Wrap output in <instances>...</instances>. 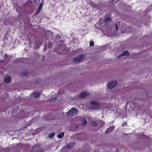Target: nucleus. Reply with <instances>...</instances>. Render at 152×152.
I'll return each instance as SVG.
<instances>
[{
  "mask_svg": "<svg viewBox=\"0 0 152 152\" xmlns=\"http://www.w3.org/2000/svg\"><path fill=\"white\" fill-rule=\"evenodd\" d=\"M85 56V55L83 54L78 55L73 59V61L75 63H79L83 60Z\"/></svg>",
  "mask_w": 152,
  "mask_h": 152,
  "instance_id": "f257e3e1",
  "label": "nucleus"
},
{
  "mask_svg": "<svg viewBox=\"0 0 152 152\" xmlns=\"http://www.w3.org/2000/svg\"><path fill=\"white\" fill-rule=\"evenodd\" d=\"M90 104L94 107L93 109H97L99 108L100 103L98 101L93 100L91 102Z\"/></svg>",
  "mask_w": 152,
  "mask_h": 152,
  "instance_id": "f03ea898",
  "label": "nucleus"
},
{
  "mask_svg": "<svg viewBox=\"0 0 152 152\" xmlns=\"http://www.w3.org/2000/svg\"><path fill=\"white\" fill-rule=\"evenodd\" d=\"M90 94L86 91H83L78 95V97L81 98H84L86 96H89Z\"/></svg>",
  "mask_w": 152,
  "mask_h": 152,
  "instance_id": "7ed1b4c3",
  "label": "nucleus"
},
{
  "mask_svg": "<svg viewBox=\"0 0 152 152\" xmlns=\"http://www.w3.org/2000/svg\"><path fill=\"white\" fill-rule=\"evenodd\" d=\"M117 83V82L116 81L110 82L108 83V86L109 88L112 89L116 86Z\"/></svg>",
  "mask_w": 152,
  "mask_h": 152,
  "instance_id": "20e7f679",
  "label": "nucleus"
},
{
  "mask_svg": "<svg viewBox=\"0 0 152 152\" xmlns=\"http://www.w3.org/2000/svg\"><path fill=\"white\" fill-rule=\"evenodd\" d=\"M42 5H43V3H42V2L40 4L39 6L38 7V8L35 14V15H38L39 13L40 12V11H41V10L42 9Z\"/></svg>",
  "mask_w": 152,
  "mask_h": 152,
  "instance_id": "39448f33",
  "label": "nucleus"
},
{
  "mask_svg": "<svg viewBox=\"0 0 152 152\" xmlns=\"http://www.w3.org/2000/svg\"><path fill=\"white\" fill-rule=\"evenodd\" d=\"M114 128L115 127L113 126L110 127L107 129L105 132L107 134L110 133L113 131L114 129Z\"/></svg>",
  "mask_w": 152,
  "mask_h": 152,
  "instance_id": "423d86ee",
  "label": "nucleus"
},
{
  "mask_svg": "<svg viewBox=\"0 0 152 152\" xmlns=\"http://www.w3.org/2000/svg\"><path fill=\"white\" fill-rule=\"evenodd\" d=\"M75 110V108L74 107L72 108L67 113V116H72L73 114H72V111H73V110Z\"/></svg>",
  "mask_w": 152,
  "mask_h": 152,
  "instance_id": "0eeeda50",
  "label": "nucleus"
},
{
  "mask_svg": "<svg viewBox=\"0 0 152 152\" xmlns=\"http://www.w3.org/2000/svg\"><path fill=\"white\" fill-rule=\"evenodd\" d=\"M81 121L82 122V123L81 124L82 126H85L87 124V121L86 118H82Z\"/></svg>",
  "mask_w": 152,
  "mask_h": 152,
  "instance_id": "6e6552de",
  "label": "nucleus"
},
{
  "mask_svg": "<svg viewBox=\"0 0 152 152\" xmlns=\"http://www.w3.org/2000/svg\"><path fill=\"white\" fill-rule=\"evenodd\" d=\"M122 56H129V52L127 50H125L123 51L121 53Z\"/></svg>",
  "mask_w": 152,
  "mask_h": 152,
  "instance_id": "1a4fd4ad",
  "label": "nucleus"
},
{
  "mask_svg": "<svg viewBox=\"0 0 152 152\" xmlns=\"http://www.w3.org/2000/svg\"><path fill=\"white\" fill-rule=\"evenodd\" d=\"M11 81V79L9 77H7L5 78L4 82L7 83H9Z\"/></svg>",
  "mask_w": 152,
  "mask_h": 152,
  "instance_id": "9d476101",
  "label": "nucleus"
},
{
  "mask_svg": "<svg viewBox=\"0 0 152 152\" xmlns=\"http://www.w3.org/2000/svg\"><path fill=\"white\" fill-rule=\"evenodd\" d=\"M64 132H62L61 133L58 134V137L59 138H62L64 136Z\"/></svg>",
  "mask_w": 152,
  "mask_h": 152,
  "instance_id": "9b49d317",
  "label": "nucleus"
},
{
  "mask_svg": "<svg viewBox=\"0 0 152 152\" xmlns=\"http://www.w3.org/2000/svg\"><path fill=\"white\" fill-rule=\"evenodd\" d=\"M111 19L110 15H108V17L106 18H105L104 21L105 22H107L108 21H111Z\"/></svg>",
  "mask_w": 152,
  "mask_h": 152,
  "instance_id": "f8f14e48",
  "label": "nucleus"
},
{
  "mask_svg": "<svg viewBox=\"0 0 152 152\" xmlns=\"http://www.w3.org/2000/svg\"><path fill=\"white\" fill-rule=\"evenodd\" d=\"M34 97H37L39 96V93L38 91H37V92H35L34 93Z\"/></svg>",
  "mask_w": 152,
  "mask_h": 152,
  "instance_id": "ddd939ff",
  "label": "nucleus"
},
{
  "mask_svg": "<svg viewBox=\"0 0 152 152\" xmlns=\"http://www.w3.org/2000/svg\"><path fill=\"white\" fill-rule=\"evenodd\" d=\"M28 74V71H26L23 72L22 74V76H24L27 75Z\"/></svg>",
  "mask_w": 152,
  "mask_h": 152,
  "instance_id": "4468645a",
  "label": "nucleus"
},
{
  "mask_svg": "<svg viewBox=\"0 0 152 152\" xmlns=\"http://www.w3.org/2000/svg\"><path fill=\"white\" fill-rule=\"evenodd\" d=\"M91 124L92 126H97V123L95 121H92L91 122Z\"/></svg>",
  "mask_w": 152,
  "mask_h": 152,
  "instance_id": "2eb2a0df",
  "label": "nucleus"
},
{
  "mask_svg": "<svg viewBox=\"0 0 152 152\" xmlns=\"http://www.w3.org/2000/svg\"><path fill=\"white\" fill-rule=\"evenodd\" d=\"M55 135V134L54 133H52L50 134H48V137L49 138H51L53 137Z\"/></svg>",
  "mask_w": 152,
  "mask_h": 152,
  "instance_id": "dca6fc26",
  "label": "nucleus"
},
{
  "mask_svg": "<svg viewBox=\"0 0 152 152\" xmlns=\"http://www.w3.org/2000/svg\"><path fill=\"white\" fill-rule=\"evenodd\" d=\"M41 80L40 78H37L35 80V82L36 83H38L40 82Z\"/></svg>",
  "mask_w": 152,
  "mask_h": 152,
  "instance_id": "f3484780",
  "label": "nucleus"
},
{
  "mask_svg": "<svg viewBox=\"0 0 152 152\" xmlns=\"http://www.w3.org/2000/svg\"><path fill=\"white\" fill-rule=\"evenodd\" d=\"M53 45V44L51 42H49L48 44V47L49 48H51Z\"/></svg>",
  "mask_w": 152,
  "mask_h": 152,
  "instance_id": "a211bd4d",
  "label": "nucleus"
},
{
  "mask_svg": "<svg viewBox=\"0 0 152 152\" xmlns=\"http://www.w3.org/2000/svg\"><path fill=\"white\" fill-rule=\"evenodd\" d=\"M75 110H73L72 111V114H73V115L74 114H77L78 113V112H77V110L75 108Z\"/></svg>",
  "mask_w": 152,
  "mask_h": 152,
  "instance_id": "6ab92c4d",
  "label": "nucleus"
},
{
  "mask_svg": "<svg viewBox=\"0 0 152 152\" xmlns=\"http://www.w3.org/2000/svg\"><path fill=\"white\" fill-rule=\"evenodd\" d=\"M114 26L116 29V30L117 31L118 29V25L117 24H114Z\"/></svg>",
  "mask_w": 152,
  "mask_h": 152,
  "instance_id": "aec40b11",
  "label": "nucleus"
},
{
  "mask_svg": "<svg viewBox=\"0 0 152 152\" xmlns=\"http://www.w3.org/2000/svg\"><path fill=\"white\" fill-rule=\"evenodd\" d=\"M94 43L93 41H91L89 43V45L91 47L94 45Z\"/></svg>",
  "mask_w": 152,
  "mask_h": 152,
  "instance_id": "412c9836",
  "label": "nucleus"
},
{
  "mask_svg": "<svg viewBox=\"0 0 152 152\" xmlns=\"http://www.w3.org/2000/svg\"><path fill=\"white\" fill-rule=\"evenodd\" d=\"M24 60H25L24 58H19V59H18V61H24Z\"/></svg>",
  "mask_w": 152,
  "mask_h": 152,
  "instance_id": "4be33fe9",
  "label": "nucleus"
},
{
  "mask_svg": "<svg viewBox=\"0 0 152 152\" xmlns=\"http://www.w3.org/2000/svg\"><path fill=\"white\" fill-rule=\"evenodd\" d=\"M66 147L67 148L69 149V148H71V145H68L66 146Z\"/></svg>",
  "mask_w": 152,
  "mask_h": 152,
  "instance_id": "5701e85b",
  "label": "nucleus"
},
{
  "mask_svg": "<svg viewBox=\"0 0 152 152\" xmlns=\"http://www.w3.org/2000/svg\"><path fill=\"white\" fill-rule=\"evenodd\" d=\"M122 56V55H121V54L119 55L118 56V58H120V57H121V56Z\"/></svg>",
  "mask_w": 152,
  "mask_h": 152,
  "instance_id": "b1692460",
  "label": "nucleus"
},
{
  "mask_svg": "<svg viewBox=\"0 0 152 152\" xmlns=\"http://www.w3.org/2000/svg\"><path fill=\"white\" fill-rule=\"evenodd\" d=\"M115 0H111V2H114Z\"/></svg>",
  "mask_w": 152,
  "mask_h": 152,
  "instance_id": "393cba45",
  "label": "nucleus"
},
{
  "mask_svg": "<svg viewBox=\"0 0 152 152\" xmlns=\"http://www.w3.org/2000/svg\"><path fill=\"white\" fill-rule=\"evenodd\" d=\"M49 31V33H51V34H52V32L51 31Z\"/></svg>",
  "mask_w": 152,
  "mask_h": 152,
  "instance_id": "a878e982",
  "label": "nucleus"
}]
</instances>
